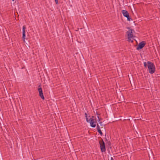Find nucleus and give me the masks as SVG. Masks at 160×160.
<instances>
[{
    "mask_svg": "<svg viewBox=\"0 0 160 160\" xmlns=\"http://www.w3.org/2000/svg\"><path fill=\"white\" fill-rule=\"evenodd\" d=\"M147 66L149 72L150 74H153L155 72V67L153 63L150 61H148L147 62Z\"/></svg>",
    "mask_w": 160,
    "mask_h": 160,
    "instance_id": "nucleus-1",
    "label": "nucleus"
},
{
    "mask_svg": "<svg viewBox=\"0 0 160 160\" xmlns=\"http://www.w3.org/2000/svg\"><path fill=\"white\" fill-rule=\"evenodd\" d=\"M89 122L92 127L95 128L96 127L97 121L96 119L94 117L92 116L91 118H90V120Z\"/></svg>",
    "mask_w": 160,
    "mask_h": 160,
    "instance_id": "nucleus-2",
    "label": "nucleus"
},
{
    "mask_svg": "<svg viewBox=\"0 0 160 160\" xmlns=\"http://www.w3.org/2000/svg\"><path fill=\"white\" fill-rule=\"evenodd\" d=\"M122 12L123 16L127 18L128 21H130L131 20H132L129 17V14L128 11L125 10H122Z\"/></svg>",
    "mask_w": 160,
    "mask_h": 160,
    "instance_id": "nucleus-3",
    "label": "nucleus"
},
{
    "mask_svg": "<svg viewBox=\"0 0 160 160\" xmlns=\"http://www.w3.org/2000/svg\"><path fill=\"white\" fill-rule=\"evenodd\" d=\"M146 43L144 41L140 42L136 48L137 50H139L142 48L145 45Z\"/></svg>",
    "mask_w": 160,
    "mask_h": 160,
    "instance_id": "nucleus-4",
    "label": "nucleus"
},
{
    "mask_svg": "<svg viewBox=\"0 0 160 160\" xmlns=\"http://www.w3.org/2000/svg\"><path fill=\"white\" fill-rule=\"evenodd\" d=\"M127 34L128 36V38L129 39L128 40H131L130 39L132 38L133 36L132 33V30L131 29L129 30L127 32Z\"/></svg>",
    "mask_w": 160,
    "mask_h": 160,
    "instance_id": "nucleus-5",
    "label": "nucleus"
},
{
    "mask_svg": "<svg viewBox=\"0 0 160 160\" xmlns=\"http://www.w3.org/2000/svg\"><path fill=\"white\" fill-rule=\"evenodd\" d=\"M100 144L102 152H105L106 151V148L104 142V141L102 140V142H100Z\"/></svg>",
    "mask_w": 160,
    "mask_h": 160,
    "instance_id": "nucleus-6",
    "label": "nucleus"
},
{
    "mask_svg": "<svg viewBox=\"0 0 160 160\" xmlns=\"http://www.w3.org/2000/svg\"><path fill=\"white\" fill-rule=\"evenodd\" d=\"M39 88H38V90L39 93V96L42 99L44 100L45 98L43 95L42 88L40 87V86H39Z\"/></svg>",
    "mask_w": 160,
    "mask_h": 160,
    "instance_id": "nucleus-7",
    "label": "nucleus"
},
{
    "mask_svg": "<svg viewBox=\"0 0 160 160\" xmlns=\"http://www.w3.org/2000/svg\"><path fill=\"white\" fill-rule=\"evenodd\" d=\"M26 28V27L25 26H23L22 27V39L25 40L26 38V35H25V29Z\"/></svg>",
    "mask_w": 160,
    "mask_h": 160,
    "instance_id": "nucleus-8",
    "label": "nucleus"
},
{
    "mask_svg": "<svg viewBox=\"0 0 160 160\" xmlns=\"http://www.w3.org/2000/svg\"><path fill=\"white\" fill-rule=\"evenodd\" d=\"M98 132L99 133V134H100V135L101 136H102V133L101 130H100V129L98 130Z\"/></svg>",
    "mask_w": 160,
    "mask_h": 160,
    "instance_id": "nucleus-9",
    "label": "nucleus"
},
{
    "mask_svg": "<svg viewBox=\"0 0 160 160\" xmlns=\"http://www.w3.org/2000/svg\"><path fill=\"white\" fill-rule=\"evenodd\" d=\"M144 66L145 67H146L147 66V62H144L143 63Z\"/></svg>",
    "mask_w": 160,
    "mask_h": 160,
    "instance_id": "nucleus-10",
    "label": "nucleus"
},
{
    "mask_svg": "<svg viewBox=\"0 0 160 160\" xmlns=\"http://www.w3.org/2000/svg\"><path fill=\"white\" fill-rule=\"evenodd\" d=\"M86 120L87 122H89L90 120V118L89 119H88V117H86Z\"/></svg>",
    "mask_w": 160,
    "mask_h": 160,
    "instance_id": "nucleus-11",
    "label": "nucleus"
},
{
    "mask_svg": "<svg viewBox=\"0 0 160 160\" xmlns=\"http://www.w3.org/2000/svg\"><path fill=\"white\" fill-rule=\"evenodd\" d=\"M97 130H100V127L99 125L98 124L97 126Z\"/></svg>",
    "mask_w": 160,
    "mask_h": 160,
    "instance_id": "nucleus-12",
    "label": "nucleus"
},
{
    "mask_svg": "<svg viewBox=\"0 0 160 160\" xmlns=\"http://www.w3.org/2000/svg\"><path fill=\"white\" fill-rule=\"evenodd\" d=\"M55 2L57 4L58 3V0H55Z\"/></svg>",
    "mask_w": 160,
    "mask_h": 160,
    "instance_id": "nucleus-13",
    "label": "nucleus"
},
{
    "mask_svg": "<svg viewBox=\"0 0 160 160\" xmlns=\"http://www.w3.org/2000/svg\"><path fill=\"white\" fill-rule=\"evenodd\" d=\"M85 118L88 117L87 114L86 113H85Z\"/></svg>",
    "mask_w": 160,
    "mask_h": 160,
    "instance_id": "nucleus-14",
    "label": "nucleus"
},
{
    "mask_svg": "<svg viewBox=\"0 0 160 160\" xmlns=\"http://www.w3.org/2000/svg\"><path fill=\"white\" fill-rule=\"evenodd\" d=\"M111 160H114L113 158L112 157H111Z\"/></svg>",
    "mask_w": 160,
    "mask_h": 160,
    "instance_id": "nucleus-15",
    "label": "nucleus"
},
{
    "mask_svg": "<svg viewBox=\"0 0 160 160\" xmlns=\"http://www.w3.org/2000/svg\"><path fill=\"white\" fill-rule=\"evenodd\" d=\"M98 120H99V121H100V119H99V116H98Z\"/></svg>",
    "mask_w": 160,
    "mask_h": 160,
    "instance_id": "nucleus-16",
    "label": "nucleus"
},
{
    "mask_svg": "<svg viewBox=\"0 0 160 160\" xmlns=\"http://www.w3.org/2000/svg\"><path fill=\"white\" fill-rule=\"evenodd\" d=\"M131 41V42L132 43L133 42V41Z\"/></svg>",
    "mask_w": 160,
    "mask_h": 160,
    "instance_id": "nucleus-17",
    "label": "nucleus"
},
{
    "mask_svg": "<svg viewBox=\"0 0 160 160\" xmlns=\"http://www.w3.org/2000/svg\"><path fill=\"white\" fill-rule=\"evenodd\" d=\"M13 1H14V0H12Z\"/></svg>",
    "mask_w": 160,
    "mask_h": 160,
    "instance_id": "nucleus-18",
    "label": "nucleus"
},
{
    "mask_svg": "<svg viewBox=\"0 0 160 160\" xmlns=\"http://www.w3.org/2000/svg\"><path fill=\"white\" fill-rule=\"evenodd\" d=\"M136 41V42H137V43H138V42H137V41Z\"/></svg>",
    "mask_w": 160,
    "mask_h": 160,
    "instance_id": "nucleus-19",
    "label": "nucleus"
}]
</instances>
